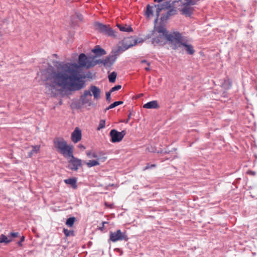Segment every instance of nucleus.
<instances>
[{"label":"nucleus","instance_id":"nucleus-1","mask_svg":"<svg viewBox=\"0 0 257 257\" xmlns=\"http://www.w3.org/2000/svg\"><path fill=\"white\" fill-rule=\"evenodd\" d=\"M78 64L75 63H61L56 69L49 66L42 72L41 79L44 82L46 92L52 96L56 94L57 87L70 90H79L85 86L84 79L88 76L78 71L79 67L90 68L96 65L95 57H87L84 53L79 55ZM88 75V74L87 75Z\"/></svg>","mask_w":257,"mask_h":257},{"label":"nucleus","instance_id":"nucleus-2","mask_svg":"<svg viewBox=\"0 0 257 257\" xmlns=\"http://www.w3.org/2000/svg\"><path fill=\"white\" fill-rule=\"evenodd\" d=\"M178 32H173L168 33V31L163 26L155 27L152 31V44L155 46H163L167 42L173 47L174 43V38L177 35Z\"/></svg>","mask_w":257,"mask_h":257},{"label":"nucleus","instance_id":"nucleus-3","mask_svg":"<svg viewBox=\"0 0 257 257\" xmlns=\"http://www.w3.org/2000/svg\"><path fill=\"white\" fill-rule=\"evenodd\" d=\"M172 1H167L166 2L162 4L159 5H155L154 7L156 9V19L155 20V22H156L160 16V12L162 10L164 9H169L167 13L162 15L161 17L160 20L162 22L164 23L166 22L170 17L175 16L177 14V10L174 8V6H176L175 4L174 5L172 4Z\"/></svg>","mask_w":257,"mask_h":257},{"label":"nucleus","instance_id":"nucleus-4","mask_svg":"<svg viewBox=\"0 0 257 257\" xmlns=\"http://www.w3.org/2000/svg\"><path fill=\"white\" fill-rule=\"evenodd\" d=\"M174 38V43L172 47L173 49L176 50L179 48L184 47V50L189 55H193L195 50L193 46L188 43V39L186 37H183L181 33L178 32L177 35H175Z\"/></svg>","mask_w":257,"mask_h":257},{"label":"nucleus","instance_id":"nucleus-5","mask_svg":"<svg viewBox=\"0 0 257 257\" xmlns=\"http://www.w3.org/2000/svg\"><path fill=\"white\" fill-rule=\"evenodd\" d=\"M54 146L56 151L65 158L73 153V147L68 145L66 141L62 138H56L54 140Z\"/></svg>","mask_w":257,"mask_h":257},{"label":"nucleus","instance_id":"nucleus-6","mask_svg":"<svg viewBox=\"0 0 257 257\" xmlns=\"http://www.w3.org/2000/svg\"><path fill=\"white\" fill-rule=\"evenodd\" d=\"M123 51L120 47H118L116 49L113 50L111 54L107 56L104 60H96V65L102 64L105 67L111 66L116 60L117 56Z\"/></svg>","mask_w":257,"mask_h":257},{"label":"nucleus","instance_id":"nucleus-7","mask_svg":"<svg viewBox=\"0 0 257 257\" xmlns=\"http://www.w3.org/2000/svg\"><path fill=\"white\" fill-rule=\"evenodd\" d=\"M94 27L96 30L99 33H102L108 37L113 38L116 37L115 31L110 27L109 25H104L99 22L94 24Z\"/></svg>","mask_w":257,"mask_h":257},{"label":"nucleus","instance_id":"nucleus-8","mask_svg":"<svg viewBox=\"0 0 257 257\" xmlns=\"http://www.w3.org/2000/svg\"><path fill=\"white\" fill-rule=\"evenodd\" d=\"M68 158H70V159L68 161L69 165L68 166L69 169L72 171H77L78 168L82 166V161L81 159L75 158L73 154L68 156Z\"/></svg>","mask_w":257,"mask_h":257},{"label":"nucleus","instance_id":"nucleus-9","mask_svg":"<svg viewBox=\"0 0 257 257\" xmlns=\"http://www.w3.org/2000/svg\"><path fill=\"white\" fill-rule=\"evenodd\" d=\"M126 132L124 130L119 132L115 129L111 130L109 134L111 137V142L112 143L120 142L126 135Z\"/></svg>","mask_w":257,"mask_h":257},{"label":"nucleus","instance_id":"nucleus-10","mask_svg":"<svg viewBox=\"0 0 257 257\" xmlns=\"http://www.w3.org/2000/svg\"><path fill=\"white\" fill-rule=\"evenodd\" d=\"M110 239L113 242H116L118 240H124L125 241L127 240L128 238L125 235V232H122L120 230H117V231L110 232Z\"/></svg>","mask_w":257,"mask_h":257},{"label":"nucleus","instance_id":"nucleus-11","mask_svg":"<svg viewBox=\"0 0 257 257\" xmlns=\"http://www.w3.org/2000/svg\"><path fill=\"white\" fill-rule=\"evenodd\" d=\"M81 130L79 128L76 127L71 134V140L73 143H77L81 140Z\"/></svg>","mask_w":257,"mask_h":257},{"label":"nucleus","instance_id":"nucleus-12","mask_svg":"<svg viewBox=\"0 0 257 257\" xmlns=\"http://www.w3.org/2000/svg\"><path fill=\"white\" fill-rule=\"evenodd\" d=\"M198 0H173L172 4L180 3L181 5L194 6L197 4Z\"/></svg>","mask_w":257,"mask_h":257},{"label":"nucleus","instance_id":"nucleus-13","mask_svg":"<svg viewBox=\"0 0 257 257\" xmlns=\"http://www.w3.org/2000/svg\"><path fill=\"white\" fill-rule=\"evenodd\" d=\"M183 8L180 10L183 15L190 17L192 14L194 9L190 6L182 5Z\"/></svg>","mask_w":257,"mask_h":257},{"label":"nucleus","instance_id":"nucleus-14","mask_svg":"<svg viewBox=\"0 0 257 257\" xmlns=\"http://www.w3.org/2000/svg\"><path fill=\"white\" fill-rule=\"evenodd\" d=\"M90 91L92 93L94 98L98 99L100 97V89L96 86L91 85L90 87Z\"/></svg>","mask_w":257,"mask_h":257},{"label":"nucleus","instance_id":"nucleus-15","mask_svg":"<svg viewBox=\"0 0 257 257\" xmlns=\"http://www.w3.org/2000/svg\"><path fill=\"white\" fill-rule=\"evenodd\" d=\"M92 52L95 55V57H100L106 54L105 51L98 45L96 46L95 48L92 50Z\"/></svg>","mask_w":257,"mask_h":257},{"label":"nucleus","instance_id":"nucleus-16","mask_svg":"<svg viewBox=\"0 0 257 257\" xmlns=\"http://www.w3.org/2000/svg\"><path fill=\"white\" fill-rule=\"evenodd\" d=\"M92 94L91 93L90 89L88 90H85L84 92V94L81 95V99L83 103H88L89 105H91L90 100L89 99H87L86 97L87 96H91Z\"/></svg>","mask_w":257,"mask_h":257},{"label":"nucleus","instance_id":"nucleus-17","mask_svg":"<svg viewBox=\"0 0 257 257\" xmlns=\"http://www.w3.org/2000/svg\"><path fill=\"white\" fill-rule=\"evenodd\" d=\"M143 107L147 109L157 108L159 107V105L157 100H153L145 104Z\"/></svg>","mask_w":257,"mask_h":257},{"label":"nucleus","instance_id":"nucleus-18","mask_svg":"<svg viewBox=\"0 0 257 257\" xmlns=\"http://www.w3.org/2000/svg\"><path fill=\"white\" fill-rule=\"evenodd\" d=\"M64 182L67 184L70 185L74 189H76L77 187V180L74 178L65 179Z\"/></svg>","mask_w":257,"mask_h":257},{"label":"nucleus","instance_id":"nucleus-19","mask_svg":"<svg viewBox=\"0 0 257 257\" xmlns=\"http://www.w3.org/2000/svg\"><path fill=\"white\" fill-rule=\"evenodd\" d=\"M117 27L119 28V30L122 32H131L133 31L132 28L126 25H121L120 24H117Z\"/></svg>","mask_w":257,"mask_h":257},{"label":"nucleus","instance_id":"nucleus-20","mask_svg":"<svg viewBox=\"0 0 257 257\" xmlns=\"http://www.w3.org/2000/svg\"><path fill=\"white\" fill-rule=\"evenodd\" d=\"M103 154V152L102 151L99 152L98 153H92L91 157L97 159L98 161H101L102 162H104L106 159V157H103V158H98L99 156H100L101 155Z\"/></svg>","mask_w":257,"mask_h":257},{"label":"nucleus","instance_id":"nucleus-21","mask_svg":"<svg viewBox=\"0 0 257 257\" xmlns=\"http://www.w3.org/2000/svg\"><path fill=\"white\" fill-rule=\"evenodd\" d=\"M33 149L28 153V157L31 158L34 154L38 153L40 149V146L39 145L32 146Z\"/></svg>","mask_w":257,"mask_h":257},{"label":"nucleus","instance_id":"nucleus-22","mask_svg":"<svg viewBox=\"0 0 257 257\" xmlns=\"http://www.w3.org/2000/svg\"><path fill=\"white\" fill-rule=\"evenodd\" d=\"M155 7L154 6H150L149 5H148L147 6V10L145 13L146 16L148 18H150L151 17H152L153 16V8Z\"/></svg>","mask_w":257,"mask_h":257},{"label":"nucleus","instance_id":"nucleus-23","mask_svg":"<svg viewBox=\"0 0 257 257\" xmlns=\"http://www.w3.org/2000/svg\"><path fill=\"white\" fill-rule=\"evenodd\" d=\"M221 86L225 89H229L231 86V82L229 79H225L221 84Z\"/></svg>","mask_w":257,"mask_h":257},{"label":"nucleus","instance_id":"nucleus-24","mask_svg":"<svg viewBox=\"0 0 257 257\" xmlns=\"http://www.w3.org/2000/svg\"><path fill=\"white\" fill-rule=\"evenodd\" d=\"M9 237H7L5 235L2 234L0 236V243H8L12 241V238H8Z\"/></svg>","mask_w":257,"mask_h":257},{"label":"nucleus","instance_id":"nucleus-25","mask_svg":"<svg viewBox=\"0 0 257 257\" xmlns=\"http://www.w3.org/2000/svg\"><path fill=\"white\" fill-rule=\"evenodd\" d=\"M123 103V101H115L113 103L111 104L110 105H109L108 107H106L105 109V111H106L107 110H108L110 109H112L120 104H121Z\"/></svg>","mask_w":257,"mask_h":257},{"label":"nucleus","instance_id":"nucleus-26","mask_svg":"<svg viewBox=\"0 0 257 257\" xmlns=\"http://www.w3.org/2000/svg\"><path fill=\"white\" fill-rule=\"evenodd\" d=\"M117 74L115 72L113 71L108 75L109 81L111 83H114L115 81Z\"/></svg>","mask_w":257,"mask_h":257},{"label":"nucleus","instance_id":"nucleus-27","mask_svg":"<svg viewBox=\"0 0 257 257\" xmlns=\"http://www.w3.org/2000/svg\"><path fill=\"white\" fill-rule=\"evenodd\" d=\"M86 165L88 167L90 168L99 165V163L98 160H90L88 162L86 163Z\"/></svg>","mask_w":257,"mask_h":257},{"label":"nucleus","instance_id":"nucleus-28","mask_svg":"<svg viewBox=\"0 0 257 257\" xmlns=\"http://www.w3.org/2000/svg\"><path fill=\"white\" fill-rule=\"evenodd\" d=\"M76 218L74 217H70L66 220V224L69 227H72L75 221Z\"/></svg>","mask_w":257,"mask_h":257},{"label":"nucleus","instance_id":"nucleus-29","mask_svg":"<svg viewBox=\"0 0 257 257\" xmlns=\"http://www.w3.org/2000/svg\"><path fill=\"white\" fill-rule=\"evenodd\" d=\"M105 126V120L104 119H101L99 121L98 126L97 127V131L104 128Z\"/></svg>","mask_w":257,"mask_h":257},{"label":"nucleus","instance_id":"nucleus-30","mask_svg":"<svg viewBox=\"0 0 257 257\" xmlns=\"http://www.w3.org/2000/svg\"><path fill=\"white\" fill-rule=\"evenodd\" d=\"M63 232L65 236L67 237L71 235H74V231L73 230H70L67 229H64Z\"/></svg>","mask_w":257,"mask_h":257},{"label":"nucleus","instance_id":"nucleus-31","mask_svg":"<svg viewBox=\"0 0 257 257\" xmlns=\"http://www.w3.org/2000/svg\"><path fill=\"white\" fill-rule=\"evenodd\" d=\"M19 232H11L8 235L9 238H16L19 236Z\"/></svg>","mask_w":257,"mask_h":257},{"label":"nucleus","instance_id":"nucleus-32","mask_svg":"<svg viewBox=\"0 0 257 257\" xmlns=\"http://www.w3.org/2000/svg\"><path fill=\"white\" fill-rule=\"evenodd\" d=\"M121 88V86L120 85H115V86L111 88L110 90V92H112L113 91L118 90Z\"/></svg>","mask_w":257,"mask_h":257},{"label":"nucleus","instance_id":"nucleus-33","mask_svg":"<svg viewBox=\"0 0 257 257\" xmlns=\"http://www.w3.org/2000/svg\"><path fill=\"white\" fill-rule=\"evenodd\" d=\"M156 164H151L150 165V164H148L147 165V166L144 168V170H148V169H152L153 168H155L156 167Z\"/></svg>","mask_w":257,"mask_h":257},{"label":"nucleus","instance_id":"nucleus-34","mask_svg":"<svg viewBox=\"0 0 257 257\" xmlns=\"http://www.w3.org/2000/svg\"><path fill=\"white\" fill-rule=\"evenodd\" d=\"M111 93V92H110V91L106 92V99L108 102H110V100H111V98H110Z\"/></svg>","mask_w":257,"mask_h":257},{"label":"nucleus","instance_id":"nucleus-35","mask_svg":"<svg viewBox=\"0 0 257 257\" xmlns=\"http://www.w3.org/2000/svg\"><path fill=\"white\" fill-rule=\"evenodd\" d=\"M25 240V236H22L21 237V239L18 242V244L19 246H22V242H23Z\"/></svg>","mask_w":257,"mask_h":257},{"label":"nucleus","instance_id":"nucleus-36","mask_svg":"<svg viewBox=\"0 0 257 257\" xmlns=\"http://www.w3.org/2000/svg\"><path fill=\"white\" fill-rule=\"evenodd\" d=\"M131 116H132V112H130V113L128 114V118H127L126 120L123 121V122H124L125 123H127L129 121V120L130 119V118L131 117Z\"/></svg>","mask_w":257,"mask_h":257},{"label":"nucleus","instance_id":"nucleus-37","mask_svg":"<svg viewBox=\"0 0 257 257\" xmlns=\"http://www.w3.org/2000/svg\"><path fill=\"white\" fill-rule=\"evenodd\" d=\"M106 223H108V222H106V221H103V222H102V226L100 227L99 228V229L100 230L102 231V230H103V228H104V224H106Z\"/></svg>","mask_w":257,"mask_h":257},{"label":"nucleus","instance_id":"nucleus-38","mask_svg":"<svg viewBox=\"0 0 257 257\" xmlns=\"http://www.w3.org/2000/svg\"><path fill=\"white\" fill-rule=\"evenodd\" d=\"M134 43H133V44H130V45H129L127 46V47L126 48V49H127V48H130V47H132V46H134V45H136L137 44V40H134Z\"/></svg>","mask_w":257,"mask_h":257},{"label":"nucleus","instance_id":"nucleus-39","mask_svg":"<svg viewBox=\"0 0 257 257\" xmlns=\"http://www.w3.org/2000/svg\"><path fill=\"white\" fill-rule=\"evenodd\" d=\"M78 147L81 150H84L85 149V147L82 144H79Z\"/></svg>","mask_w":257,"mask_h":257},{"label":"nucleus","instance_id":"nucleus-40","mask_svg":"<svg viewBox=\"0 0 257 257\" xmlns=\"http://www.w3.org/2000/svg\"><path fill=\"white\" fill-rule=\"evenodd\" d=\"M141 63H147L148 66H150V63L149 62H148L146 60H142L141 61Z\"/></svg>","mask_w":257,"mask_h":257},{"label":"nucleus","instance_id":"nucleus-41","mask_svg":"<svg viewBox=\"0 0 257 257\" xmlns=\"http://www.w3.org/2000/svg\"><path fill=\"white\" fill-rule=\"evenodd\" d=\"M86 155L89 157H91V156H92V153H91V152L87 151L86 152Z\"/></svg>","mask_w":257,"mask_h":257},{"label":"nucleus","instance_id":"nucleus-42","mask_svg":"<svg viewBox=\"0 0 257 257\" xmlns=\"http://www.w3.org/2000/svg\"><path fill=\"white\" fill-rule=\"evenodd\" d=\"M105 206H108V207H110V208H111V206H112V205H109V204H108L107 203H106V202H105Z\"/></svg>","mask_w":257,"mask_h":257},{"label":"nucleus","instance_id":"nucleus-43","mask_svg":"<svg viewBox=\"0 0 257 257\" xmlns=\"http://www.w3.org/2000/svg\"><path fill=\"white\" fill-rule=\"evenodd\" d=\"M145 69L146 71H149V70H150V67H149V66H148V67H145Z\"/></svg>","mask_w":257,"mask_h":257},{"label":"nucleus","instance_id":"nucleus-44","mask_svg":"<svg viewBox=\"0 0 257 257\" xmlns=\"http://www.w3.org/2000/svg\"><path fill=\"white\" fill-rule=\"evenodd\" d=\"M105 155V154L103 153V155H101L100 156H99L98 158H103V157H105L104 156Z\"/></svg>","mask_w":257,"mask_h":257}]
</instances>
